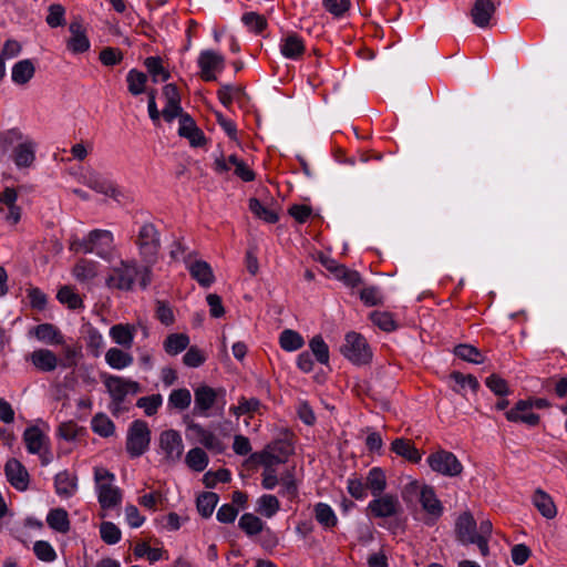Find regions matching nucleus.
Masks as SVG:
<instances>
[{
	"label": "nucleus",
	"instance_id": "obj_23",
	"mask_svg": "<svg viewBox=\"0 0 567 567\" xmlns=\"http://www.w3.org/2000/svg\"><path fill=\"white\" fill-rule=\"evenodd\" d=\"M188 430H190L196 436L198 442L206 449L216 453H221L225 450L224 443L210 431H207L198 423H189Z\"/></svg>",
	"mask_w": 567,
	"mask_h": 567
},
{
	"label": "nucleus",
	"instance_id": "obj_54",
	"mask_svg": "<svg viewBox=\"0 0 567 567\" xmlns=\"http://www.w3.org/2000/svg\"><path fill=\"white\" fill-rule=\"evenodd\" d=\"M309 347L318 362L322 364L329 362V348L321 336H315L310 340Z\"/></svg>",
	"mask_w": 567,
	"mask_h": 567
},
{
	"label": "nucleus",
	"instance_id": "obj_22",
	"mask_svg": "<svg viewBox=\"0 0 567 567\" xmlns=\"http://www.w3.org/2000/svg\"><path fill=\"white\" fill-rule=\"evenodd\" d=\"M87 240L99 257L105 258L113 243V234L105 229H93L87 234Z\"/></svg>",
	"mask_w": 567,
	"mask_h": 567
},
{
	"label": "nucleus",
	"instance_id": "obj_9",
	"mask_svg": "<svg viewBox=\"0 0 567 567\" xmlns=\"http://www.w3.org/2000/svg\"><path fill=\"white\" fill-rule=\"evenodd\" d=\"M159 450L168 463H176L181 460L184 452L182 435L176 430H165L158 437Z\"/></svg>",
	"mask_w": 567,
	"mask_h": 567
},
{
	"label": "nucleus",
	"instance_id": "obj_6",
	"mask_svg": "<svg viewBox=\"0 0 567 567\" xmlns=\"http://www.w3.org/2000/svg\"><path fill=\"white\" fill-rule=\"evenodd\" d=\"M151 442V431L145 421L135 420L127 432L126 451L131 457L143 455Z\"/></svg>",
	"mask_w": 567,
	"mask_h": 567
},
{
	"label": "nucleus",
	"instance_id": "obj_32",
	"mask_svg": "<svg viewBox=\"0 0 567 567\" xmlns=\"http://www.w3.org/2000/svg\"><path fill=\"white\" fill-rule=\"evenodd\" d=\"M135 334V327L131 324H114L110 329V336L113 341L124 348H131Z\"/></svg>",
	"mask_w": 567,
	"mask_h": 567
},
{
	"label": "nucleus",
	"instance_id": "obj_20",
	"mask_svg": "<svg viewBox=\"0 0 567 567\" xmlns=\"http://www.w3.org/2000/svg\"><path fill=\"white\" fill-rule=\"evenodd\" d=\"M305 50L302 38L295 32H289L281 39L280 52L287 59L298 60L303 55Z\"/></svg>",
	"mask_w": 567,
	"mask_h": 567
},
{
	"label": "nucleus",
	"instance_id": "obj_60",
	"mask_svg": "<svg viewBox=\"0 0 567 567\" xmlns=\"http://www.w3.org/2000/svg\"><path fill=\"white\" fill-rule=\"evenodd\" d=\"M231 480L230 472L226 468H220L216 472H207L204 474L203 483L206 487L213 488L218 482L228 483Z\"/></svg>",
	"mask_w": 567,
	"mask_h": 567
},
{
	"label": "nucleus",
	"instance_id": "obj_62",
	"mask_svg": "<svg viewBox=\"0 0 567 567\" xmlns=\"http://www.w3.org/2000/svg\"><path fill=\"white\" fill-rule=\"evenodd\" d=\"M333 274L337 278L343 280L344 284L350 287H357L361 281L359 272L349 270L344 266H336L333 268Z\"/></svg>",
	"mask_w": 567,
	"mask_h": 567
},
{
	"label": "nucleus",
	"instance_id": "obj_24",
	"mask_svg": "<svg viewBox=\"0 0 567 567\" xmlns=\"http://www.w3.org/2000/svg\"><path fill=\"white\" fill-rule=\"evenodd\" d=\"M29 360L41 372H52L59 365V359L49 349H38L30 353Z\"/></svg>",
	"mask_w": 567,
	"mask_h": 567
},
{
	"label": "nucleus",
	"instance_id": "obj_28",
	"mask_svg": "<svg viewBox=\"0 0 567 567\" xmlns=\"http://www.w3.org/2000/svg\"><path fill=\"white\" fill-rule=\"evenodd\" d=\"M364 484L367 491H370L374 497L382 495L386 488L384 471L381 467H372L364 480Z\"/></svg>",
	"mask_w": 567,
	"mask_h": 567
},
{
	"label": "nucleus",
	"instance_id": "obj_21",
	"mask_svg": "<svg viewBox=\"0 0 567 567\" xmlns=\"http://www.w3.org/2000/svg\"><path fill=\"white\" fill-rule=\"evenodd\" d=\"M495 11L496 6L492 0H476L471 10L473 23L478 28H487Z\"/></svg>",
	"mask_w": 567,
	"mask_h": 567
},
{
	"label": "nucleus",
	"instance_id": "obj_12",
	"mask_svg": "<svg viewBox=\"0 0 567 567\" xmlns=\"http://www.w3.org/2000/svg\"><path fill=\"white\" fill-rule=\"evenodd\" d=\"M235 167V175L238 176L244 182H252L256 177L255 172L243 161H240L236 155H230L227 159L223 156L215 159L214 168L217 173H225L230 169V167Z\"/></svg>",
	"mask_w": 567,
	"mask_h": 567
},
{
	"label": "nucleus",
	"instance_id": "obj_33",
	"mask_svg": "<svg viewBox=\"0 0 567 567\" xmlns=\"http://www.w3.org/2000/svg\"><path fill=\"white\" fill-rule=\"evenodd\" d=\"M35 73V66L29 59L17 62L11 72L12 81L16 84L23 85L28 83Z\"/></svg>",
	"mask_w": 567,
	"mask_h": 567
},
{
	"label": "nucleus",
	"instance_id": "obj_17",
	"mask_svg": "<svg viewBox=\"0 0 567 567\" xmlns=\"http://www.w3.org/2000/svg\"><path fill=\"white\" fill-rule=\"evenodd\" d=\"M190 255L184 257V260L187 265V269L190 274V277L196 280L202 287L208 288L215 281V276L210 265L204 260H189Z\"/></svg>",
	"mask_w": 567,
	"mask_h": 567
},
{
	"label": "nucleus",
	"instance_id": "obj_53",
	"mask_svg": "<svg viewBox=\"0 0 567 567\" xmlns=\"http://www.w3.org/2000/svg\"><path fill=\"white\" fill-rule=\"evenodd\" d=\"M56 298L61 303L66 305L70 309H79L83 306L81 297L69 286L60 288Z\"/></svg>",
	"mask_w": 567,
	"mask_h": 567
},
{
	"label": "nucleus",
	"instance_id": "obj_19",
	"mask_svg": "<svg viewBox=\"0 0 567 567\" xmlns=\"http://www.w3.org/2000/svg\"><path fill=\"white\" fill-rule=\"evenodd\" d=\"M476 528L477 526L473 515L470 512H464L458 516L455 524L457 539L464 545L473 543L475 537H478Z\"/></svg>",
	"mask_w": 567,
	"mask_h": 567
},
{
	"label": "nucleus",
	"instance_id": "obj_50",
	"mask_svg": "<svg viewBox=\"0 0 567 567\" xmlns=\"http://www.w3.org/2000/svg\"><path fill=\"white\" fill-rule=\"evenodd\" d=\"M186 464L196 472H202L208 464L207 454L199 447H194L186 455Z\"/></svg>",
	"mask_w": 567,
	"mask_h": 567
},
{
	"label": "nucleus",
	"instance_id": "obj_34",
	"mask_svg": "<svg viewBox=\"0 0 567 567\" xmlns=\"http://www.w3.org/2000/svg\"><path fill=\"white\" fill-rule=\"evenodd\" d=\"M34 336L48 344H62L64 342L60 330L51 323H41L34 328Z\"/></svg>",
	"mask_w": 567,
	"mask_h": 567
},
{
	"label": "nucleus",
	"instance_id": "obj_57",
	"mask_svg": "<svg viewBox=\"0 0 567 567\" xmlns=\"http://www.w3.org/2000/svg\"><path fill=\"white\" fill-rule=\"evenodd\" d=\"M100 535L104 543L114 545L121 540V530L112 522H103L100 526Z\"/></svg>",
	"mask_w": 567,
	"mask_h": 567
},
{
	"label": "nucleus",
	"instance_id": "obj_55",
	"mask_svg": "<svg viewBox=\"0 0 567 567\" xmlns=\"http://www.w3.org/2000/svg\"><path fill=\"white\" fill-rule=\"evenodd\" d=\"M241 21L250 31L256 33H261L267 27L266 18L252 11L244 13Z\"/></svg>",
	"mask_w": 567,
	"mask_h": 567
},
{
	"label": "nucleus",
	"instance_id": "obj_4",
	"mask_svg": "<svg viewBox=\"0 0 567 567\" xmlns=\"http://www.w3.org/2000/svg\"><path fill=\"white\" fill-rule=\"evenodd\" d=\"M549 406V401L544 398L519 400L513 409L505 413V416L509 422H522L530 426H536L540 421V416L533 412L526 413V411L533 408L547 409Z\"/></svg>",
	"mask_w": 567,
	"mask_h": 567
},
{
	"label": "nucleus",
	"instance_id": "obj_42",
	"mask_svg": "<svg viewBox=\"0 0 567 567\" xmlns=\"http://www.w3.org/2000/svg\"><path fill=\"white\" fill-rule=\"evenodd\" d=\"M249 209L256 217L266 223L275 224L279 219L278 213L274 208L262 205L257 198L249 199Z\"/></svg>",
	"mask_w": 567,
	"mask_h": 567
},
{
	"label": "nucleus",
	"instance_id": "obj_16",
	"mask_svg": "<svg viewBox=\"0 0 567 567\" xmlns=\"http://www.w3.org/2000/svg\"><path fill=\"white\" fill-rule=\"evenodd\" d=\"M178 135L187 138L193 147H202L207 143L204 132L196 125V122L190 115H182Z\"/></svg>",
	"mask_w": 567,
	"mask_h": 567
},
{
	"label": "nucleus",
	"instance_id": "obj_63",
	"mask_svg": "<svg viewBox=\"0 0 567 567\" xmlns=\"http://www.w3.org/2000/svg\"><path fill=\"white\" fill-rule=\"evenodd\" d=\"M371 320L375 326L386 332L393 331L396 328L394 319L389 312L374 311L371 315Z\"/></svg>",
	"mask_w": 567,
	"mask_h": 567
},
{
	"label": "nucleus",
	"instance_id": "obj_45",
	"mask_svg": "<svg viewBox=\"0 0 567 567\" xmlns=\"http://www.w3.org/2000/svg\"><path fill=\"white\" fill-rule=\"evenodd\" d=\"M91 424L93 432L102 437H109L114 434L115 425L104 413H97L93 416Z\"/></svg>",
	"mask_w": 567,
	"mask_h": 567
},
{
	"label": "nucleus",
	"instance_id": "obj_38",
	"mask_svg": "<svg viewBox=\"0 0 567 567\" xmlns=\"http://www.w3.org/2000/svg\"><path fill=\"white\" fill-rule=\"evenodd\" d=\"M316 520L326 529H332L338 524V518L330 505L318 503L313 508Z\"/></svg>",
	"mask_w": 567,
	"mask_h": 567
},
{
	"label": "nucleus",
	"instance_id": "obj_37",
	"mask_svg": "<svg viewBox=\"0 0 567 567\" xmlns=\"http://www.w3.org/2000/svg\"><path fill=\"white\" fill-rule=\"evenodd\" d=\"M533 503L539 513L546 518H554L557 514L551 497L542 489H537L533 496Z\"/></svg>",
	"mask_w": 567,
	"mask_h": 567
},
{
	"label": "nucleus",
	"instance_id": "obj_25",
	"mask_svg": "<svg viewBox=\"0 0 567 567\" xmlns=\"http://www.w3.org/2000/svg\"><path fill=\"white\" fill-rule=\"evenodd\" d=\"M391 451L394 452L396 455H399L414 464L419 463L422 458L421 452L415 447L414 443L409 439H404V437L395 439L391 443Z\"/></svg>",
	"mask_w": 567,
	"mask_h": 567
},
{
	"label": "nucleus",
	"instance_id": "obj_56",
	"mask_svg": "<svg viewBox=\"0 0 567 567\" xmlns=\"http://www.w3.org/2000/svg\"><path fill=\"white\" fill-rule=\"evenodd\" d=\"M163 403L161 394H152L148 396H142L137 400L136 405L144 410L147 416H152L157 413V410Z\"/></svg>",
	"mask_w": 567,
	"mask_h": 567
},
{
	"label": "nucleus",
	"instance_id": "obj_47",
	"mask_svg": "<svg viewBox=\"0 0 567 567\" xmlns=\"http://www.w3.org/2000/svg\"><path fill=\"white\" fill-rule=\"evenodd\" d=\"M280 347L286 351H296L302 348L305 341L301 334L295 330L286 329L279 337Z\"/></svg>",
	"mask_w": 567,
	"mask_h": 567
},
{
	"label": "nucleus",
	"instance_id": "obj_3",
	"mask_svg": "<svg viewBox=\"0 0 567 567\" xmlns=\"http://www.w3.org/2000/svg\"><path fill=\"white\" fill-rule=\"evenodd\" d=\"M103 382L112 399L111 411L113 414L118 412L121 404L128 393L136 394L141 392L140 383L122 377L106 375Z\"/></svg>",
	"mask_w": 567,
	"mask_h": 567
},
{
	"label": "nucleus",
	"instance_id": "obj_41",
	"mask_svg": "<svg viewBox=\"0 0 567 567\" xmlns=\"http://www.w3.org/2000/svg\"><path fill=\"white\" fill-rule=\"evenodd\" d=\"M106 363L113 369H124L133 363V357L118 348H111L105 353Z\"/></svg>",
	"mask_w": 567,
	"mask_h": 567
},
{
	"label": "nucleus",
	"instance_id": "obj_1",
	"mask_svg": "<svg viewBox=\"0 0 567 567\" xmlns=\"http://www.w3.org/2000/svg\"><path fill=\"white\" fill-rule=\"evenodd\" d=\"M144 264L142 289H146L153 280V266L157 262L161 249L159 231L152 223H144L134 239Z\"/></svg>",
	"mask_w": 567,
	"mask_h": 567
},
{
	"label": "nucleus",
	"instance_id": "obj_40",
	"mask_svg": "<svg viewBox=\"0 0 567 567\" xmlns=\"http://www.w3.org/2000/svg\"><path fill=\"white\" fill-rule=\"evenodd\" d=\"M238 526L248 537L257 536L266 527L265 523L251 513L244 514L239 518Z\"/></svg>",
	"mask_w": 567,
	"mask_h": 567
},
{
	"label": "nucleus",
	"instance_id": "obj_51",
	"mask_svg": "<svg viewBox=\"0 0 567 567\" xmlns=\"http://www.w3.org/2000/svg\"><path fill=\"white\" fill-rule=\"evenodd\" d=\"M126 81L128 84L130 93L133 95H138L145 91L147 76L145 73L133 69L127 73Z\"/></svg>",
	"mask_w": 567,
	"mask_h": 567
},
{
	"label": "nucleus",
	"instance_id": "obj_7",
	"mask_svg": "<svg viewBox=\"0 0 567 567\" xmlns=\"http://www.w3.org/2000/svg\"><path fill=\"white\" fill-rule=\"evenodd\" d=\"M427 464L434 472L450 477L458 476L463 471V465L457 457L445 450L430 454Z\"/></svg>",
	"mask_w": 567,
	"mask_h": 567
},
{
	"label": "nucleus",
	"instance_id": "obj_48",
	"mask_svg": "<svg viewBox=\"0 0 567 567\" xmlns=\"http://www.w3.org/2000/svg\"><path fill=\"white\" fill-rule=\"evenodd\" d=\"M190 403V391L185 388L173 390L168 396V406L179 411L188 409Z\"/></svg>",
	"mask_w": 567,
	"mask_h": 567
},
{
	"label": "nucleus",
	"instance_id": "obj_61",
	"mask_svg": "<svg viewBox=\"0 0 567 567\" xmlns=\"http://www.w3.org/2000/svg\"><path fill=\"white\" fill-rule=\"evenodd\" d=\"M450 378L460 385L461 389L468 386L473 392H477L480 389V382L473 374H463L460 371H453Z\"/></svg>",
	"mask_w": 567,
	"mask_h": 567
},
{
	"label": "nucleus",
	"instance_id": "obj_26",
	"mask_svg": "<svg viewBox=\"0 0 567 567\" xmlns=\"http://www.w3.org/2000/svg\"><path fill=\"white\" fill-rule=\"evenodd\" d=\"M97 488L99 503L103 509L114 508L122 502V492L111 483L103 484Z\"/></svg>",
	"mask_w": 567,
	"mask_h": 567
},
{
	"label": "nucleus",
	"instance_id": "obj_29",
	"mask_svg": "<svg viewBox=\"0 0 567 567\" xmlns=\"http://www.w3.org/2000/svg\"><path fill=\"white\" fill-rule=\"evenodd\" d=\"M47 523L49 527L60 534L69 533L71 523L69 514L64 508H53L47 515Z\"/></svg>",
	"mask_w": 567,
	"mask_h": 567
},
{
	"label": "nucleus",
	"instance_id": "obj_31",
	"mask_svg": "<svg viewBox=\"0 0 567 567\" xmlns=\"http://www.w3.org/2000/svg\"><path fill=\"white\" fill-rule=\"evenodd\" d=\"M48 437L38 426H29L23 433V441L31 454H39Z\"/></svg>",
	"mask_w": 567,
	"mask_h": 567
},
{
	"label": "nucleus",
	"instance_id": "obj_14",
	"mask_svg": "<svg viewBox=\"0 0 567 567\" xmlns=\"http://www.w3.org/2000/svg\"><path fill=\"white\" fill-rule=\"evenodd\" d=\"M401 506L396 496L384 494L369 503L368 509L374 517L386 518L399 513Z\"/></svg>",
	"mask_w": 567,
	"mask_h": 567
},
{
	"label": "nucleus",
	"instance_id": "obj_64",
	"mask_svg": "<svg viewBox=\"0 0 567 567\" xmlns=\"http://www.w3.org/2000/svg\"><path fill=\"white\" fill-rule=\"evenodd\" d=\"M123 60V53L117 48L106 47L100 52V61L106 66L118 64Z\"/></svg>",
	"mask_w": 567,
	"mask_h": 567
},
{
	"label": "nucleus",
	"instance_id": "obj_30",
	"mask_svg": "<svg viewBox=\"0 0 567 567\" xmlns=\"http://www.w3.org/2000/svg\"><path fill=\"white\" fill-rule=\"evenodd\" d=\"M54 487L59 496L69 498L76 491V477L68 471L60 472L54 477Z\"/></svg>",
	"mask_w": 567,
	"mask_h": 567
},
{
	"label": "nucleus",
	"instance_id": "obj_36",
	"mask_svg": "<svg viewBox=\"0 0 567 567\" xmlns=\"http://www.w3.org/2000/svg\"><path fill=\"white\" fill-rule=\"evenodd\" d=\"M99 264L90 259H80L73 268V275L81 282H86L97 276Z\"/></svg>",
	"mask_w": 567,
	"mask_h": 567
},
{
	"label": "nucleus",
	"instance_id": "obj_18",
	"mask_svg": "<svg viewBox=\"0 0 567 567\" xmlns=\"http://www.w3.org/2000/svg\"><path fill=\"white\" fill-rule=\"evenodd\" d=\"M37 143L29 136L20 145H17L12 152V161L19 168H28L35 161Z\"/></svg>",
	"mask_w": 567,
	"mask_h": 567
},
{
	"label": "nucleus",
	"instance_id": "obj_27",
	"mask_svg": "<svg viewBox=\"0 0 567 567\" xmlns=\"http://www.w3.org/2000/svg\"><path fill=\"white\" fill-rule=\"evenodd\" d=\"M69 30L71 37L68 40V49L75 54L86 52L90 49V41L82 30V25L78 22H72Z\"/></svg>",
	"mask_w": 567,
	"mask_h": 567
},
{
	"label": "nucleus",
	"instance_id": "obj_11",
	"mask_svg": "<svg viewBox=\"0 0 567 567\" xmlns=\"http://www.w3.org/2000/svg\"><path fill=\"white\" fill-rule=\"evenodd\" d=\"M419 502L427 514V517L424 520L425 525L433 526L444 512L442 502L437 498L434 488L424 484Z\"/></svg>",
	"mask_w": 567,
	"mask_h": 567
},
{
	"label": "nucleus",
	"instance_id": "obj_58",
	"mask_svg": "<svg viewBox=\"0 0 567 567\" xmlns=\"http://www.w3.org/2000/svg\"><path fill=\"white\" fill-rule=\"evenodd\" d=\"M486 386L497 396H506L511 393L508 383L498 374H492L485 380Z\"/></svg>",
	"mask_w": 567,
	"mask_h": 567
},
{
	"label": "nucleus",
	"instance_id": "obj_44",
	"mask_svg": "<svg viewBox=\"0 0 567 567\" xmlns=\"http://www.w3.org/2000/svg\"><path fill=\"white\" fill-rule=\"evenodd\" d=\"M218 495L214 492H204L197 497V509L198 513L204 517L208 518L212 516L217 503Z\"/></svg>",
	"mask_w": 567,
	"mask_h": 567
},
{
	"label": "nucleus",
	"instance_id": "obj_43",
	"mask_svg": "<svg viewBox=\"0 0 567 567\" xmlns=\"http://www.w3.org/2000/svg\"><path fill=\"white\" fill-rule=\"evenodd\" d=\"M144 65L155 83L167 81L171 76L169 72L164 69L159 56L146 58Z\"/></svg>",
	"mask_w": 567,
	"mask_h": 567
},
{
	"label": "nucleus",
	"instance_id": "obj_49",
	"mask_svg": "<svg viewBox=\"0 0 567 567\" xmlns=\"http://www.w3.org/2000/svg\"><path fill=\"white\" fill-rule=\"evenodd\" d=\"M454 354L460 359L471 363H482L484 357L482 352L472 344L462 343L454 348Z\"/></svg>",
	"mask_w": 567,
	"mask_h": 567
},
{
	"label": "nucleus",
	"instance_id": "obj_5",
	"mask_svg": "<svg viewBox=\"0 0 567 567\" xmlns=\"http://www.w3.org/2000/svg\"><path fill=\"white\" fill-rule=\"evenodd\" d=\"M340 351L348 360L357 365L367 364L372 359V352L367 340L357 332L347 333Z\"/></svg>",
	"mask_w": 567,
	"mask_h": 567
},
{
	"label": "nucleus",
	"instance_id": "obj_8",
	"mask_svg": "<svg viewBox=\"0 0 567 567\" xmlns=\"http://www.w3.org/2000/svg\"><path fill=\"white\" fill-rule=\"evenodd\" d=\"M226 390L224 388L214 389L206 384H202L194 391L195 406L194 414L206 415L216 402L221 401L225 404Z\"/></svg>",
	"mask_w": 567,
	"mask_h": 567
},
{
	"label": "nucleus",
	"instance_id": "obj_46",
	"mask_svg": "<svg viewBox=\"0 0 567 567\" xmlns=\"http://www.w3.org/2000/svg\"><path fill=\"white\" fill-rule=\"evenodd\" d=\"M189 344V338L185 333H172L169 334L165 342L164 349L171 355H176L183 350H185Z\"/></svg>",
	"mask_w": 567,
	"mask_h": 567
},
{
	"label": "nucleus",
	"instance_id": "obj_10",
	"mask_svg": "<svg viewBox=\"0 0 567 567\" xmlns=\"http://www.w3.org/2000/svg\"><path fill=\"white\" fill-rule=\"evenodd\" d=\"M197 63L200 69V79L205 82L216 81V72H221L225 68L224 56L213 50L202 51Z\"/></svg>",
	"mask_w": 567,
	"mask_h": 567
},
{
	"label": "nucleus",
	"instance_id": "obj_13",
	"mask_svg": "<svg viewBox=\"0 0 567 567\" xmlns=\"http://www.w3.org/2000/svg\"><path fill=\"white\" fill-rule=\"evenodd\" d=\"M83 184L96 193L110 196L117 202H120V198L123 196L122 192L114 183L96 172L85 174L83 176Z\"/></svg>",
	"mask_w": 567,
	"mask_h": 567
},
{
	"label": "nucleus",
	"instance_id": "obj_39",
	"mask_svg": "<svg viewBox=\"0 0 567 567\" xmlns=\"http://www.w3.org/2000/svg\"><path fill=\"white\" fill-rule=\"evenodd\" d=\"M262 404L259 399L250 398L247 399L245 396H240L238 400V405H233L229 411L235 416L239 417L241 415L248 414L252 416L255 413H260V409Z\"/></svg>",
	"mask_w": 567,
	"mask_h": 567
},
{
	"label": "nucleus",
	"instance_id": "obj_2",
	"mask_svg": "<svg viewBox=\"0 0 567 567\" xmlns=\"http://www.w3.org/2000/svg\"><path fill=\"white\" fill-rule=\"evenodd\" d=\"M143 270L144 265L138 266L135 259L121 260L118 265L110 270L105 281L106 286L113 289L130 291L138 278V284L142 287Z\"/></svg>",
	"mask_w": 567,
	"mask_h": 567
},
{
	"label": "nucleus",
	"instance_id": "obj_59",
	"mask_svg": "<svg viewBox=\"0 0 567 567\" xmlns=\"http://www.w3.org/2000/svg\"><path fill=\"white\" fill-rule=\"evenodd\" d=\"M33 551L38 559L52 563L56 559V553L49 542L38 540L33 545Z\"/></svg>",
	"mask_w": 567,
	"mask_h": 567
},
{
	"label": "nucleus",
	"instance_id": "obj_52",
	"mask_svg": "<svg viewBox=\"0 0 567 567\" xmlns=\"http://www.w3.org/2000/svg\"><path fill=\"white\" fill-rule=\"evenodd\" d=\"M257 504V512L268 518L272 517L280 508V503L274 495H262Z\"/></svg>",
	"mask_w": 567,
	"mask_h": 567
},
{
	"label": "nucleus",
	"instance_id": "obj_35",
	"mask_svg": "<svg viewBox=\"0 0 567 567\" xmlns=\"http://www.w3.org/2000/svg\"><path fill=\"white\" fill-rule=\"evenodd\" d=\"M29 136H25L20 128L13 127L9 130H4L0 132V151L2 153H7L8 151H12L17 145L21 144Z\"/></svg>",
	"mask_w": 567,
	"mask_h": 567
},
{
	"label": "nucleus",
	"instance_id": "obj_15",
	"mask_svg": "<svg viewBox=\"0 0 567 567\" xmlns=\"http://www.w3.org/2000/svg\"><path fill=\"white\" fill-rule=\"evenodd\" d=\"M4 473L9 483L18 491H25L29 485V473L17 458H10L4 465Z\"/></svg>",
	"mask_w": 567,
	"mask_h": 567
}]
</instances>
